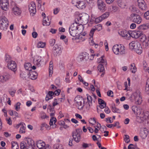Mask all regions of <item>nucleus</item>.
I'll list each match as a JSON object with an SVG mask.
<instances>
[{"mask_svg":"<svg viewBox=\"0 0 149 149\" xmlns=\"http://www.w3.org/2000/svg\"><path fill=\"white\" fill-rule=\"evenodd\" d=\"M106 121L107 123H112L113 122V119L111 117L108 118H106Z\"/></svg>","mask_w":149,"mask_h":149,"instance_id":"64","label":"nucleus"},{"mask_svg":"<svg viewBox=\"0 0 149 149\" xmlns=\"http://www.w3.org/2000/svg\"><path fill=\"white\" fill-rule=\"evenodd\" d=\"M89 16L88 15L84 13L82 15H80L79 18H78V20H82L84 24L87 23L89 21Z\"/></svg>","mask_w":149,"mask_h":149,"instance_id":"19","label":"nucleus"},{"mask_svg":"<svg viewBox=\"0 0 149 149\" xmlns=\"http://www.w3.org/2000/svg\"><path fill=\"white\" fill-rule=\"evenodd\" d=\"M10 79V75L8 74L0 75V81L4 83Z\"/></svg>","mask_w":149,"mask_h":149,"instance_id":"26","label":"nucleus"},{"mask_svg":"<svg viewBox=\"0 0 149 149\" xmlns=\"http://www.w3.org/2000/svg\"><path fill=\"white\" fill-rule=\"evenodd\" d=\"M25 69L29 71L31 70V65L29 63H26L24 65Z\"/></svg>","mask_w":149,"mask_h":149,"instance_id":"38","label":"nucleus"},{"mask_svg":"<svg viewBox=\"0 0 149 149\" xmlns=\"http://www.w3.org/2000/svg\"><path fill=\"white\" fill-rule=\"evenodd\" d=\"M5 61L8 63L10 61H12L11 60V57L8 54H6L5 56Z\"/></svg>","mask_w":149,"mask_h":149,"instance_id":"50","label":"nucleus"},{"mask_svg":"<svg viewBox=\"0 0 149 149\" xmlns=\"http://www.w3.org/2000/svg\"><path fill=\"white\" fill-rule=\"evenodd\" d=\"M12 149H18L19 146L16 142L12 141L11 143Z\"/></svg>","mask_w":149,"mask_h":149,"instance_id":"37","label":"nucleus"},{"mask_svg":"<svg viewBox=\"0 0 149 149\" xmlns=\"http://www.w3.org/2000/svg\"><path fill=\"white\" fill-rule=\"evenodd\" d=\"M16 92V90L14 88H11L9 91V93L10 95L12 97L14 96Z\"/></svg>","mask_w":149,"mask_h":149,"instance_id":"47","label":"nucleus"},{"mask_svg":"<svg viewBox=\"0 0 149 149\" xmlns=\"http://www.w3.org/2000/svg\"><path fill=\"white\" fill-rule=\"evenodd\" d=\"M130 68L131 71L133 73H135L136 71V68L134 63L131 65Z\"/></svg>","mask_w":149,"mask_h":149,"instance_id":"40","label":"nucleus"},{"mask_svg":"<svg viewBox=\"0 0 149 149\" xmlns=\"http://www.w3.org/2000/svg\"><path fill=\"white\" fill-rule=\"evenodd\" d=\"M131 37L136 39L138 38L139 37L140 38L142 37L143 35H144L142 32L140 31H134L132 32H130Z\"/></svg>","mask_w":149,"mask_h":149,"instance_id":"17","label":"nucleus"},{"mask_svg":"<svg viewBox=\"0 0 149 149\" xmlns=\"http://www.w3.org/2000/svg\"><path fill=\"white\" fill-rule=\"evenodd\" d=\"M88 54L86 53H81L77 57V60L79 62L86 60L88 58Z\"/></svg>","mask_w":149,"mask_h":149,"instance_id":"23","label":"nucleus"},{"mask_svg":"<svg viewBox=\"0 0 149 149\" xmlns=\"http://www.w3.org/2000/svg\"><path fill=\"white\" fill-rule=\"evenodd\" d=\"M78 6L79 7H78V8L80 9H84L85 8L86 6V5L85 4H84V2H81L78 5Z\"/></svg>","mask_w":149,"mask_h":149,"instance_id":"49","label":"nucleus"},{"mask_svg":"<svg viewBox=\"0 0 149 149\" xmlns=\"http://www.w3.org/2000/svg\"><path fill=\"white\" fill-rule=\"evenodd\" d=\"M104 20L101 16L97 17L95 18V22L96 24L99 23Z\"/></svg>","mask_w":149,"mask_h":149,"instance_id":"44","label":"nucleus"},{"mask_svg":"<svg viewBox=\"0 0 149 149\" xmlns=\"http://www.w3.org/2000/svg\"><path fill=\"white\" fill-rule=\"evenodd\" d=\"M102 29V26L101 24H98L95 25L93 28L91 29L90 31V35L93 36L94 33L95 31H101Z\"/></svg>","mask_w":149,"mask_h":149,"instance_id":"18","label":"nucleus"},{"mask_svg":"<svg viewBox=\"0 0 149 149\" xmlns=\"http://www.w3.org/2000/svg\"><path fill=\"white\" fill-rule=\"evenodd\" d=\"M131 98L135 101V104L137 105L141 104L142 102V99L141 92L137 91L131 95Z\"/></svg>","mask_w":149,"mask_h":149,"instance_id":"6","label":"nucleus"},{"mask_svg":"<svg viewBox=\"0 0 149 149\" xmlns=\"http://www.w3.org/2000/svg\"><path fill=\"white\" fill-rule=\"evenodd\" d=\"M78 36L74 39L76 40V42L77 43L84 41L87 38L88 36L85 33H83L82 34L80 33Z\"/></svg>","mask_w":149,"mask_h":149,"instance_id":"13","label":"nucleus"},{"mask_svg":"<svg viewBox=\"0 0 149 149\" xmlns=\"http://www.w3.org/2000/svg\"><path fill=\"white\" fill-rule=\"evenodd\" d=\"M87 96V100H88V107L92 105V99L91 97L88 95V94L86 95Z\"/></svg>","mask_w":149,"mask_h":149,"instance_id":"42","label":"nucleus"},{"mask_svg":"<svg viewBox=\"0 0 149 149\" xmlns=\"http://www.w3.org/2000/svg\"><path fill=\"white\" fill-rule=\"evenodd\" d=\"M49 77L52 76V74L53 73V62L52 61H50L49 63Z\"/></svg>","mask_w":149,"mask_h":149,"instance_id":"32","label":"nucleus"},{"mask_svg":"<svg viewBox=\"0 0 149 149\" xmlns=\"http://www.w3.org/2000/svg\"><path fill=\"white\" fill-rule=\"evenodd\" d=\"M140 29L142 30H146L149 29V24H145L140 25Z\"/></svg>","mask_w":149,"mask_h":149,"instance_id":"36","label":"nucleus"},{"mask_svg":"<svg viewBox=\"0 0 149 149\" xmlns=\"http://www.w3.org/2000/svg\"><path fill=\"white\" fill-rule=\"evenodd\" d=\"M27 74L25 72H22L20 74V77L23 79H26Z\"/></svg>","mask_w":149,"mask_h":149,"instance_id":"52","label":"nucleus"},{"mask_svg":"<svg viewBox=\"0 0 149 149\" xmlns=\"http://www.w3.org/2000/svg\"><path fill=\"white\" fill-rule=\"evenodd\" d=\"M144 17L147 19H149V10L144 13Z\"/></svg>","mask_w":149,"mask_h":149,"instance_id":"56","label":"nucleus"},{"mask_svg":"<svg viewBox=\"0 0 149 149\" xmlns=\"http://www.w3.org/2000/svg\"><path fill=\"white\" fill-rule=\"evenodd\" d=\"M141 41L143 42V45L145 48L149 45V34L146 36L145 35H143L140 38Z\"/></svg>","mask_w":149,"mask_h":149,"instance_id":"15","label":"nucleus"},{"mask_svg":"<svg viewBox=\"0 0 149 149\" xmlns=\"http://www.w3.org/2000/svg\"><path fill=\"white\" fill-rule=\"evenodd\" d=\"M74 102L77 104L78 109L82 110L84 105V100L82 97L80 96L76 97L74 99Z\"/></svg>","mask_w":149,"mask_h":149,"instance_id":"8","label":"nucleus"},{"mask_svg":"<svg viewBox=\"0 0 149 149\" xmlns=\"http://www.w3.org/2000/svg\"><path fill=\"white\" fill-rule=\"evenodd\" d=\"M97 63H100L103 65L107 64V62L104 56V55L102 56L100 58L97 59Z\"/></svg>","mask_w":149,"mask_h":149,"instance_id":"31","label":"nucleus"},{"mask_svg":"<svg viewBox=\"0 0 149 149\" xmlns=\"http://www.w3.org/2000/svg\"><path fill=\"white\" fill-rule=\"evenodd\" d=\"M118 33L120 35L124 37L126 39L129 40L131 37L130 32H127L126 30H123L119 31Z\"/></svg>","mask_w":149,"mask_h":149,"instance_id":"16","label":"nucleus"},{"mask_svg":"<svg viewBox=\"0 0 149 149\" xmlns=\"http://www.w3.org/2000/svg\"><path fill=\"white\" fill-rule=\"evenodd\" d=\"M93 36L90 35V32L88 38L89 39V43L91 45H93L95 44V43L93 40Z\"/></svg>","mask_w":149,"mask_h":149,"instance_id":"34","label":"nucleus"},{"mask_svg":"<svg viewBox=\"0 0 149 149\" xmlns=\"http://www.w3.org/2000/svg\"><path fill=\"white\" fill-rule=\"evenodd\" d=\"M8 25V19L4 16L0 17V29L3 30H6Z\"/></svg>","mask_w":149,"mask_h":149,"instance_id":"7","label":"nucleus"},{"mask_svg":"<svg viewBox=\"0 0 149 149\" xmlns=\"http://www.w3.org/2000/svg\"><path fill=\"white\" fill-rule=\"evenodd\" d=\"M17 128L20 127L19 133L21 134H24L26 132V126L25 123L23 122H21L17 126Z\"/></svg>","mask_w":149,"mask_h":149,"instance_id":"22","label":"nucleus"},{"mask_svg":"<svg viewBox=\"0 0 149 149\" xmlns=\"http://www.w3.org/2000/svg\"><path fill=\"white\" fill-rule=\"evenodd\" d=\"M103 65L102 64H100L98 65L97 68L98 70L100 72H103V71L104 70V66L103 65Z\"/></svg>","mask_w":149,"mask_h":149,"instance_id":"46","label":"nucleus"},{"mask_svg":"<svg viewBox=\"0 0 149 149\" xmlns=\"http://www.w3.org/2000/svg\"><path fill=\"white\" fill-rule=\"evenodd\" d=\"M44 128L47 130H48L49 129V126L45 123H42L40 126L41 130H43Z\"/></svg>","mask_w":149,"mask_h":149,"instance_id":"43","label":"nucleus"},{"mask_svg":"<svg viewBox=\"0 0 149 149\" xmlns=\"http://www.w3.org/2000/svg\"><path fill=\"white\" fill-rule=\"evenodd\" d=\"M63 48L60 45L56 44L52 48V54L55 56L60 55L62 52Z\"/></svg>","mask_w":149,"mask_h":149,"instance_id":"9","label":"nucleus"},{"mask_svg":"<svg viewBox=\"0 0 149 149\" xmlns=\"http://www.w3.org/2000/svg\"><path fill=\"white\" fill-rule=\"evenodd\" d=\"M91 146V144L90 143H84L82 144V146L84 148H88Z\"/></svg>","mask_w":149,"mask_h":149,"instance_id":"59","label":"nucleus"},{"mask_svg":"<svg viewBox=\"0 0 149 149\" xmlns=\"http://www.w3.org/2000/svg\"><path fill=\"white\" fill-rule=\"evenodd\" d=\"M138 5L141 9H145L146 8L143 0H138Z\"/></svg>","mask_w":149,"mask_h":149,"instance_id":"30","label":"nucleus"},{"mask_svg":"<svg viewBox=\"0 0 149 149\" xmlns=\"http://www.w3.org/2000/svg\"><path fill=\"white\" fill-rule=\"evenodd\" d=\"M112 50L116 55H122L125 53V48L122 45H115L113 47Z\"/></svg>","mask_w":149,"mask_h":149,"instance_id":"5","label":"nucleus"},{"mask_svg":"<svg viewBox=\"0 0 149 149\" xmlns=\"http://www.w3.org/2000/svg\"><path fill=\"white\" fill-rule=\"evenodd\" d=\"M45 45V42L40 41L38 43L37 47L38 48H43Z\"/></svg>","mask_w":149,"mask_h":149,"instance_id":"41","label":"nucleus"},{"mask_svg":"<svg viewBox=\"0 0 149 149\" xmlns=\"http://www.w3.org/2000/svg\"><path fill=\"white\" fill-rule=\"evenodd\" d=\"M56 118L54 117H52L50 121L49 125L52 128H55L56 126Z\"/></svg>","mask_w":149,"mask_h":149,"instance_id":"29","label":"nucleus"},{"mask_svg":"<svg viewBox=\"0 0 149 149\" xmlns=\"http://www.w3.org/2000/svg\"><path fill=\"white\" fill-rule=\"evenodd\" d=\"M55 43V40L54 39H51L49 41V44L51 46H53Z\"/></svg>","mask_w":149,"mask_h":149,"instance_id":"63","label":"nucleus"},{"mask_svg":"<svg viewBox=\"0 0 149 149\" xmlns=\"http://www.w3.org/2000/svg\"><path fill=\"white\" fill-rule=\"evenodd\" d=\"M30 15L31 16H34L36 12V10H29Z\"/></svg>","mask_w":149,"mask_h":149,"instance_id":"57","label":"nucleus"},{"mask_svg":"<svg viewBox=\"0 0 149 149\" xmlns=\"http://www.w3.org/2000/svg\"><path fill=\"white\" fill-rule=\"evenodd\" d=\"M130 19L133 22L137 24H140L142 20L141 18L139 15L134 13L130 15Z\"/></svg>","mask_w":149,"mask_h":149,"instance_id":"10","label":"nucleus"},{"mask_svg":"<svg viewBox=\"0 0 149 149\" xmlns=\"http://www.w3.org/2000/svg\"><path fill=\"white\" fill-rule=\"evenodd\" d=\"M37 147L40 149H49L50 146L48 145H46L44 142L42 140H39L36 141Z\"/></svg>","mask_w":149,"mask_h":149,"instance_id":"14","label":"nucleus"},{"mask_svg":"<svg viewBox=\"0 0 149 149\" xmlns=\"http://www.w3.org/2000/svg\"><path fill=\"white\" fill-rule=\"evenodd\" d=\"M42 15L43 17L42 24L44 26H48L50 24L51 21L48 17H46L45 14L42 13Z\"/></svg>","mask_w":149,"mask_h":149,"instance_id":"20","label":"nucleus"},{"mask_svg":"<svg viewBox=\"0 0 149 149\" xmlns=\"http://www.w3.org/2000/svg\"><path fill=\"white\" fill-rule=\"evenodd\" d=\"M112 111L114 113H120V111L119 109L116 108L114 105H112Z\"/></svg>","mask_w":149,"mask_h":149,"instance_id":"48","label":"nucleus"},{"mask_svg":"<svg viewBox=\"0 0 149 149\" xmlns=\"http://www.w3.org/2000/svg\"><path fill=\"white\" fill-rule=\"evenodd\" d=\"M44 62L43 58L39 56L36 55L34 57L33 62L35 65L39 67Z\"/></svg>","mask_w":149,"mask_h":149,"instance_id":"12","label":"nucleus"},{"mask_svg":"<svg viewBox=\"0 0 149 149\" xmlns=\"http://www.w3.org/2000/svg\"><path fill=\"white\" fill-rule=\"evenodd\" d=\"M101 53H102L101 52L99 51L98 52V53L95 54H92V55H91V57L92 56L93 58L94 56H96L97 57L100 56L101 54Z\"/></svg>","mask_w":149,"mask_h":149,"instance_id":"62","label":"nucleus"},{"mask_svg":"<svg viewBox=\"0 0 149 149\" xmlns=\"http://www.w3.org/2000/svg\"><path fill=\"white\" fill-rule=\"evenodd\" d=\"M29 9H36V5L34 2H32L29 4Z\"/></svg>","mask_w":149,"mask_h":149,"instance_id":"39","label":"nucleus"},{"mask_svg":"<svg viewBox=\"0 0 149 149\" xmlns=\"http://www.w3.org/2000/svg\"><path fill=\"white\" fill-rule=\"evenodd\" d=\"M97 5L99 9H104L106 6V4L102 0H97Z\"/></svg>","mask_w":149,"mask_h":149,"instance_id":"28","label":"nucleus"},{"mask_svg":"<svg viewBox=\"0 0 149 149\" xmlns=\"http://www.w3.org/2000/svg\"><path fill=\"white\" fill-rule=\"evenodd\" d=\"M54 149H64L62 145L61 144H56L54 146Z\"/></svg>","mask_w":149,"mask_h":149,"instance_id":"51","label":"nucleus"},{"mask_svg":"<svg viewBox=\"0 0 149 149\" xmlns=\"http://www.w3.org/2000/svg\"><path fill=\"white\" fill-rule=\"evenodd\" d=\"M89 123L93 125H95L96 123V121L94 118H91L89 120Z\"/></svg>","mask_w":149,"mask_h":149,"instance_id":"61","label":"nucleus"},{"mask_svg":"<svg viewBox=\"0 0 149 149\" xmlns=\"http://www.w3.org/2000/svg\"><path fill=\"white\" fill-rule=\"evenodd\" d=\"M82 130L78 129L74 131L72 133V136L74 141L77 142H79L81 139V134Z\"/></svg>","mask_w":149,"mask_h":149,"instance_id":"11","label":"nucleus"},{"mask_svg":"<svg viewBox=\"0 0 149 149\" xmlns=\"http://www.w3.org/2000/svg\"><path fill=\"white\" fill-rule=\"evenodd\" d=\"M29 78L32 80H34L37 78V74L35 71L30 72L28 74Z\"/></svg>","mask_w":149,"mask_h":149,"instance_id":"27","label":"nucleus"},{"mask_svg":"<svg viewBox=\"0 0 149 149\" xmlns=\"http://www.w3.org/2000/svg\"><path fill=\"white\" fill-rule=\"evenodd\" d=\"M101 127V125L98 123L97 122L96 125L95 126V129L94 132L95 133H97L98 132V131L100 130Z\"/></svg>","mask_w":149,"mask_h":149,"instance_id":"35","label":"nucleus"},{"mask_svg":"<svg viewBox=\"0 0 149 149\" xmlns=\"http://www.w3.org/2000/svg\"><path fill=\"white\" fill-rule=\"evenodd\" d=\"M84 29L83 26L77 22L72 24L69 28V32L70 35L73 36H77Z\"/></svg>","mask_w":149,"mask_h":149,"instance_id":"1","label":"nucleus"},{"mask_svg":"<svg viewBox=\"0 0 149 149\" xmlns=\"http://www.w3.org/2000/svg\"><path fill=\"white\" fill-rule=\"evenodd\" d=\"M13 13L16 15H19L22 13L21 10H13Z\"/></svg>","mask_w":149,"mask_h":149,"instance_id":"54","label":"nucleus"},{"mask_svg":"<svg viewBox=\"0 0 149 149\" xmlns=\"http://www.w3.org/2000/svg\"><path fill=\"white\" fill-rule=\"evenodd\" d=\"M7 66L8 69L15 72L17 70V65L16 63L14 61H10L7 64Z\"/></svg>","mask_w":149,"mask_h":149,"instance_id":"21","label":"nucleus"},{"mask_svg":"<svg viewBox=\"0 0 149 149\" xmlns=\"http://www.w3.org/2000/svg\"><path fill=\"white\" fill-rule=\"evenodd\" d=\"M148 134V131L146 128L142 129L141 130L140 136L142 139H145Z\"/></svg>","mask_w":149,"mask_h":149,"instance_id":"24","label":"nucleus"},{"mask_svg":"<svg viewBox=\"0 0 149 149\" xmlns=\"http://www.w3.org/2000/svg\"><path fill=\"white\" fill-rule=\"evenodd\" d=\"M12 5L13 7V10L16 9H19L20 8L18 6L16 3H15L14 2H13L12 3Z\"/></svg>","mask_w":149,"mask_h":149,"instance_id":"55","label":"nucleus"},{"mask_svg":"<svg viewBox=\"0 0 149 149\" xmlns=\"http://www.w3.org/2000/svg\"><path fill=\"white\" fill-rule=\"evenodd\" d=\"M21 103L19 102H17L14 105L15 109L17 111H19L20 108Z\"/></svg>","mask_w":149,"mask_h":149,"instance_id":"45","label":"nucleus"},{"mask_svg":"<svg viewBox=\"0 0 149 149\" xmlns=\"http://www.w3.org/2000/svg\"><path fill=\"white\" fill-rule=\"evenodd\" d=\"M125 138L124 139V141L127 143H129L130 141L129 136L128 135H125Z\"/></svg>","mask_w":149,"mask_h":149,"instance_id":"60","label":"nucleus"},{"mask_svg":"<svg viewBox=\"0 0 149 149\" xmlns=\"http://www.w3.org/2000/svg\"><path fill=\"white\" fill-rule=\"evenodd\" d=\"M54 95V93L52 91H49L46 95L45 98L46 101H48L49 100L52 98V95Z\"/></svg>","mask_w":149,"mask_h":149,"instance_id":"33","label":"nucleus"},{"mask_svg":"<svg viewBox=\"0 0 149 149\" xmlns=\"http://www.w3.org/2000/svg\"><path fill=\"white\" fill-rule=\"evenodd\" d=\"M61 95L62 97L60 98H58V101H60L61 102L62 100H64L65 99V95L63 91L61 92Z\"/></svg>","mask_w":149,"mask_h":149,"instance_id":"58","label":"nucleus"},{"mask_svg":"<svg viewBox=\"0 0 149 149\" xmlns=\"http://www.w3.org/2000/svg\"><path fill=\"white\" fill-rule=\"evenodd\" d=\"M109 13L108 12H106L101 16L102 17L103 19L104 20L107 18L109 16Z\"/></svg>","mask_w":149,"mask_h":149,"instance_id":"53","label":"nucleus"},{"mask_svg":"<svg viewBox=\"0 0 149 149\" xmlns=\"http://www.w3.org/2000/svg\"><path fill=\"white\" fill-rule=\"evenodd\" d=\"M132 109L136 116L139 118L142 121H144L148 117H149V113L147 112L144 113L141 107H138L137 106L134 105L132 107Z\"/></svg>","mask_w":149,"mask_h":149,"instance_id":"2","label":"nucleus"},{"mask_svg":"<svg viewBox=\"0 0 149 149\" xmlns=\"http://www.w3.org/2000/svg\"><path fill=\"white\" fill-rule=\"evenodd\" d=\"M34 144L33 140L31 139H28L26 141H22L20 143L21 149H34L33 146Z\"/></svg>","mask_w":149,"mask_h":149,"instance_id":"4","label":"nucleus"},{"mask_svg":"<svg viewBox=\"0 0 149 149\" xmlns=\"http://www.w3.org/2000/svg\"><path fill=\"white\" fill-rule=\"evenodd\" d=\"M130 49L134 50L137 53L140 54L142 52V48L139 42L133 41L129 44Z\"/></svg>","mask_w":149,"mask_h":149,"instance_id":"3","label":"nucleus"},{"mask_svg":"<svg viewBox=\"0 0 149 149\" xmlns=\"http://www.w3.org/2000/svg\"><path fill=\"white\" fill-rule=\"evenodd\" d=\"M0 6L2 9L4 8L8 9L9 6L8 0H2V3L1 4Z\"/></svg>","mask_w":149,"mask_h":149,"instance_id":"25","label":"nucleus"}]
</instances>
